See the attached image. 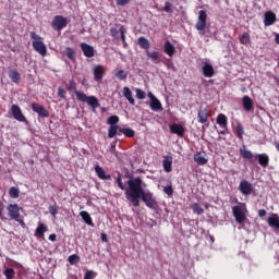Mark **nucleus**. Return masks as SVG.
Listing matches in <instances>:
<instances>
[{"label":"nucleus","instance_id":"obj_50","mask_svg":"<svg viewBox=\"0 0 279 279\" xmlns=\"http://www.w3.org/2000/svg\"><path fill=\"white\" fill-rule=\"evenodd\" d=\"M163 192L166 193V195L171 197V195H173V186H171V185L165 186Z\"/></svg>","mask_w":279,"mask_h":279},{"label":"nucleus","instance_id":"obj_52","mask_svg":"<svg viewBox=\"0 0 279 279\" xmlns=\"http://www.w3.org/2000/svg\"><path fill=\"white\" fill-rule=\"evenodd\" d=\"M84 279H95V271L93 270H87L85 272Z\"/></svg>","mask_w":279,"mask_h":279},{"label":"nucleus","instance_id":"obj_12","mask_svg":"<svg viewBox=\"0 0 279 279\" xmlns=\"http://www.w3.org/2000/svg\"><path fill=\"white\" fill-rule=\"evenodd\" d=\"M81 49L85 58H95V48L86 43L81 44Z\"/></svg>","mask_w":279,"mask_h":279},{"label":"nucleus","instance_id":"obj_23","mask_svg":"<svg viewBox=\"0 0 279 279\" xmlns=\"http://www.w3.org/2000/svg\"><path fill=\"white\" fill-rule=\"evenodd\" d=\"M170 132L182 138L184 136V126H182V124H172L170 125Z\"/></svg>","mask_w":279,"mask_h":279},{"label":"nucleus","instance_id":"obj_31","mask_svg":"<svg viewBox=\"0 0 279 279\" xmlns=\"http://www.w3.org/2000/svg\"><path fill=\"white\" fill-rule=\"evenodd\" d=\"M216 121H217L218 125H220L221 128L228 126V117H226V114H223V113H219L217 116Z\"/></svg>","mask_w":279,"mask_h":279},{"label":"nucleus","instance_id":"obj_11","mask_svg":"<svg viewBox=\"0 0 279 279\" xmlns=\"http://www.w3.org/2000/svg\"><path fill=\"white\" fill-rule=\"evenodd\" d=\"M93 73L95 82H101V80H104V75H106V68H104L101 64H98L94 68Z\"/></svg>","mask_w":279,"mask_h":279},{"label":"nucleus","instance_id":"obj_55","mask_svg":"<svg viewBox=\"0 0 279 279\" xmlns=\"http://www.w3.org/2000/svg\"><path fill=\"white\" fill-rule=\"evenodd\" d=\"M3 202L0 201V219H3Z\"/></svg>","mask_w":279,"mask_h":279},{"label":"nucleus","instance_id":"obj_33","mask_svg":"<svg viewBox=\"0 0 279 279\" xmlns=\"http://www.w3.org/2000/svg\"><path fill=\"white\" fill-rule=\"evenodd\" d=\"M80 217H82L83 221H85L87 226H93V218L88 211H81Z\"/></svg>","mask_w":279,"mask_h":279},{"label":"nucleus","instance_id":"obj_39","mask_svg":"<svg viewBox=\"0 0 279 279\" xmlns=\"http://www.w3.org/2000/svg\"><path fill=\"white\" fill-rule=\"evenodd\" d=\"M146 56H147V58H150V60L153 62H156V61H158V58H160V52H158V51L149 52V50H147Z\"/></svg>","mask_w":279,"mask_h":279},{"label":"nucleus","instance_id":"obj_25","mask_svg":"<svg viewBox=\"0 0 279 279\" xmlns=\"http://www.w3.org/2000/svg\"><path fill=\"white\" fill-rule=\"evenodd\" d=\"M47 230H49L47 225L39 223L38 227L36 228L35 236H37V239H43L45 236V232H47Z\"/></svg>","mask_w":279,"mask_h":279},{"label":"nucleus","instance_id":"obj_5","mask_svg":"<svg viewBox=\"0 0 279 279\" xmlns=\"http://www.w3.org/2000/svg\"><path fill=\"white\" fill-rule=\"evenodd\" d=\"M232 214L236 221V223H245V220L247 219V216H245V209H243L242 206H233L232 207Z\"/></svg>","mask_w":279,"mask_h":279},{"label":"nucleus","instance_id":"obj_61","mask_svg":"<svg viewBox=\"0 0 279 279\" xmlns=\"http://www.w3.org/2000/svg\"><path fill=\"white\" fill-rule=\"evenodd\" d=\"M274 145H275L277 151H279V143H278V142H275Z\"/></svg>","mask_w":279,"mask_h":279},{"label":"nucleus","instance_id":"obj_27","mask_svg":"<svg viewBox=\"0 0 279 279\" xmlns=\"http://www.w3.org/2000/svg\"><path fill=\"white\" fill-rule=\"evenodd\" d=\"M121 134L126 136V138H134V136L136 135V131H134L133 129H130V128L119 129L118 136H121Z\"/></svg>","mask_w":279,"mask_h":279},{"label":"nucleus","instance_id":"obj_48","mask_svg":"<svg viewBox=\"0 0 279 279\" xmlns=\"http://www.w3.org/2000/svg\"><path fill=\"white\" fill-rule=\"evenodd\" d=\"M49 213L52 215V217H56L58 215V205H50L49 206Z\"/></svg>","mask_w":279,"mask_h":279},{"label":"nucleus","instance_id":"obj_15","mask_svg":"<svg viewBox=\"0 0 279 279\" xmlns=\"http://www.w3.org/2000/svg\"><path fill=\"white\" fill-rule=\"evenodd\" d=\"M163 51L167 56H169V58H173V56H175V46H173L171 41L166 40L163 44Z\"/></svg>","mask_w":279,"mask_h":279},{"label":"nucleus","instance_id":"obj_57","mask_svg":"<svg viewBox=\"0 0 279 279\" xmlns=\"http://www.w3.org/2000/svg\"><path fill=\"white\" fill-rule=\"evenodd\" d=\"M267 215V210H265V209H259L258 210V216L259 217H265Z\"/></svg>","mask_w":279,"mask_h":279},{"label":"nucleus","instance_id":"obj_6","mask_svg":"<svg viewBox=\"0 0 279 279\" xmlns=\"http://www.w3.org/2000/svg\"><path fill=\"white\" fill-rule=\"evenodd\" d=\"M8 215L10 219H13L14 221H20L21 219V208L19 207V204H9L7 206Z\"/></svg>","mask_w":279,"mask_h":279},{"label":"nucleus","instance_id":"obj_35","mask_svg":"<svg viewBox=\"0 0 279 279\" xmlns=\"http://www.w3.org/2000/svg\"><path fill=\"white\" fill-rule=\"evenodd\" d=\"M65 56L71 60L72 62H75V49L71 47L65 48Z\"/></svg>","mask_w":279,"mask_h":279},{"label":"nucleus","instance_id":"obj_38","mask_svg":"<svg viewBox=\"0 0 279 279\" xmlns=\"http://www.w3.org/2000/svg\"><path fill=\"white\" fill-rule=\"evenodd\" d=\"M191 208L195 215H204V208L199 206V204L194 203L192 204Z\"/></svg>","mask_w":279,"mask_h":279},{"label":"nucleus","instance_id":"obj_46","mask_svg":"<svg viewBox=\"0 0 279 279\" xmlns=\"http://www.w3.org/2000/svg\"><path fill=\"white\" fill-rule=\"evenodd\" d=\"M135 93H136L137 99H145V97H147V94H145V92H143V89L141 88H136Z\"/></svg>","mask_w":279,"mask_h":279},{"label":"nucleus","instance_id":"obj_17","mask_svg":"<svg viewBox=\"0 0 279 279\" xmlns=\"http://www.w3.org/2000/svg\"><path fill=\"white\" fill-rule=\"evenodd\" d=\"M208 117H210V113L208 112V110L206 108L201 109L197 113L198 123H202V124L208 123Z\"/></svg>","mask_w":279,"mask_h":279},{"label":"nucleus","instance_id":"obj_43","mask_svg":"<svg viewBox=\"0 0 279 279\" xmlns=\"http://www.w3.org/2000/svg\"><path fill=\"white\" fill-rule=\"evenodd\" d=\"M68 262L71 264V265H77V263H80V256L77 254H73V255H70L68 257Z\"/></svg>","mask_w":279,"mask_h":279},{"label":"nucleus","instance_id":"obj_7","mask_svg":"<svg viewBox=\"0 0 279 279\" xmlns=\"http://www.w3.org/2000/svg\"><path fill=\"white\" fill-rule=\"evenodd\" d=\"M208 19V14H206L205 10H201L198 12V19L196 22V29L197 32H204V29H206V20Z\"/></svg>","mask_w":279,"mask_h":279},{"label":"nucleus","instance_id":"obj_22","mask_svg":"<svg viewBox=\"0 0 279 279\" xmlns=\"http://www.w3.org/2000/svg\"><path fill=\"white\" fill-rule=\"evenodd\" d=\"M9 78L11 80V82H13V84H20L21 83V73H19L17 70H9Z\"/></svg>","mask_w":279,"mask_h":279},{"label":"nucleus","instance_id":"obj_59","mask_svg":"<svg viewBox=\"0 0 279 279\" xmlns=\"http://www.w3.org/2000/svg\"><path fill=\"white\" fill-rule=\"evenodd\" d=\"M148 97H149L150 101H154V99H157L156 96L151 92L148 93Z\"/></svg>","mask_w":279,"mask_h":279},{"label":"nucleus","instance_id":"obj_29","mask_svg":"<svg viewBox=\"0 0 279 279\" xmlns=\"http://www.w3.org/2000/svg\"><path fill=\"white\" fill-rule=\"evenodd\" d=\"M149 106L154 112H160V110H162V102H160L158 98L150 100Z\"/></svg>","mask_w":279,"mask_h":279},{"label":"nucleus","instance_id":"obj_13","mask_svg":"<svg viewBox=\"0 0 279 279\" xmlns=\"http://www.w3.org/2000/svg\"><path fill=\"white\" fill-rule=\"evenodd\" d=\"M277 19H276V13H274L272 11H267L264 14V25L265 27H269L271 25H274V23H276Z\"/></svg>","mask_w":279,"mask_h":279},{"label":"nucleus","instance_id":"obj_4","mask_svg":"<svg viewBox=\"0 0 279 279\" xmlns=\"http://www.w3.org/2000/svg\"><path fill=\"white\" fill-rule=\"evenodd\" d=\"M66 25H69V20L62 15H57L52 19L51 27L56 29V32L64 29Z\"/></svg>","mask_w":279,"mask_h":279},{"label":"nucleus","instance_id":"obj_19","mask_svg":"<svg viewBox=\"0 0 279 279\" xmlns=\"http://www.w3.org/2000/svg\"><path fill=\"white\" fill-rule=\"evenodd\" d=\"M255 158L258 160V165L266 169V167H269V156L267 154H257Z\"/></svg>","mask_w":279,"mask_h":279},{"label":"nucleus","instance_id":"obj_54","mask_svg":"<svg viewBox=\"0 0 279 279\" xmlns=\"http://www.w3.org/2000/svg\"><path fill=\"white\" fill-rule=\"evenodd\" d=\"M110 151H111V154H116V151H117V144L116 143H111Z\"/></svg>","mask_w":279,"mask_h":279},{"label":"nucleus","instance_id":"obj_49","mask_svg":"<svg viewBox=\"0 0 279 279\" xmlns=\"http://www.w3.org/2000/svg\"><path fill=\"white\" fill-rule=\"evenodd\" d=\"M58 97L61 99H66V90H64L62 87H58Z\"/></svg>","mask_w":279,"mask_h":279},{"label":"nucleus","instance_id":"obj_47","mask_svg":"<svg viewBox=\"0 0 279 279\" xmlns=\"http://www.w3.org/2000/svg\"><path fill=\"white\" fill-rule=\"evenodd\" d=\"M243 134H245L243 125L238 124V126H236V136H238V138H243Z\"/></svg>","mask_w":279,"mask_h":279},{"label":"nucleus","instance_id":"obj_24","mask_svg":"<svg viewBox=\"0 0 279 279\" xmlns=\"http://www.w3.org/2000/svg\"><path fill=\"white\" fill-rule=\"evenodd\" d=\"M123 97H125L126 100H129V104H131V106H134L136 104V100H134V97L132 96V90L130 89V87L125 86L123 87Z\"/></svg>","mask_w":279,"mask_h":279},{"label":"nucleus","instance_id":"obj_28","mask_svg":"<svg viewBox=\"0 0 279 279\" xmlns=\"http://www.w3.org/2000/svg\"><path fill=\"white\" fill-rule=\"evenodd\" d=\"M137 45L141 47V49H146V51H149V47H150L149 39L145 38L144 36L138 37Z\"/></svg>","mask_w":279,"mask_h":279},{"label":"nucleus","instance_id":"obj_18","mask_svg":"<svg viewBox=\"0 0 279 279\" xmlns=\"http://www.w3.org/2000/svg\"><path fill=\"white\" fill-rule=\"evenodd\" d=\"M203 75L204 77H213V75H215V68H213V64L205 62L203 68Z\"/></svg>","mask_w":279,"mask_h":279},{"label":"nucleus","instance_id":"obj_32","mask_svg":"<svg viewBox=\"0 0 279 279\" xmlns=\"http://www.w3.org/2000/svg\"><path fill=\"white\" fill-rule=\"evenodd\" d=\"M119 130H122L119 125L109 126L108 138H114L119 134Z\"/></svg>","mask_w":279,"mask_h":279},{"label":"nucleus","instance_id":"obj_53","mask_svg":"<svg viewBox=\"0 0 279 279\" xmlns=\"http://www.w3.org/2000/svg\"><path fill=\"white\" fill-rule=\"evenodd\" d=\"M117 5H128L130 0H116Z\"/></svg>","mask_w":279,"mask_h":279},{"label":"nucleus","instance_id":"obj_41","mask_svg":"<svg viewBox=\"0 0 279 279\" xmlns=\"http://www.w3.org/2000/svg\"><path fill=\"white\" fill-rule=\"evenodd\" d=\"M4 276L7 279H14V277L16 276V272L14 271V268H7L4 270Z\"/></svg>","mask_w":279,"mask_h":279},{"label":"nucleus","instance_id":"obj_58","mask_svg":"<svg viewBox=\"0 0 279 279\" xmlns=\"http://www.w3.org/2000/svg\"><path fill=\"white\" fill-rule=\"evenodd\" d=\"M101 241H104L105 243H107L108 241V235L106 233H101Z\"/></svg>","mask_w":279,"mask_h":279},{"label":"nucleus","instance_id":"obj_26","mask_svg":"<svg viewBox=\"0 0 279 279\" xmlns=\"http://www.w3.org/2000/svg\"><path fill=\"white\" fill-rule=\"evenodd\" d=\"M239 41L241 45H244L245 47H248V45H252V37L250 36L248 32H244L240 38Z\"/></svg>","mask_w":279,"mask_h":279},{"label":"nucleus","instance_id":"obj_3","mask_svg":"<svg viewBox=\"0 0 279 279\" xmlns=\"http://www.w3.org/2000/svg\"><path fill=\"white\" fill-rule=\"evenodd\" d=\"M31 40L33 45V49L39 53V56H47V46L45 45V41L43 37H40L36 32H31Z\"/></svg>","mask_w":279,"mask_h":279},{"label":"nucleus","instance_id":"obj_20","mask_svg":"<svg viewBox=\"0 0 279 279\" xmlns=\"http://www.w3.org/2000/svg\"><path fill=\"white\" fill-rule=\"evenodd\" d=\"M95 172L99 180H112V177L110 174H106V170H104V168H101L99 165L95 166Z\"/></svg>","mask_w":279,"mask_h":279},{"label":"nucleus","instance_id":"obj_34","mask_svg":"<svg viewBox=\"0 0 279 279\" xmlns=\"http://www.w3.org/2000/svg\"><path fill=\"white\" fill-rule=\"evenodd\" d=\"M120 32V38L122 40V44L124 46V49L128 47V41H125V34H128V28H125L123 25L119 28Z\"/></svg>","mask_w":279,"mask_h":279},{"label":"nucleus","instance_id":"obj_14","mask_svg":"<svg viewBox=\"0 0 279 279\" xmlns=\"http://www.w3.org/2000/svg\"><path fill=\"white\" fill-rule=\"evenodd\" d=\"M162 167L166 173H171L173 171V157L166 156L162 160Z\"/></svg>","mask_w":279,"mask_h":279},{"label":"nucleus","instance_id":"obj_36","mask_svg":"<svg viewBox=\"0 0 279 279\" xmlns=\"http://www.w3.org/2000/svg\"><path fill=\"white\" fill-rule=\"evenodd\" d=\"M240 155L245 160H252L254 158V154H252L250 150L243 149V148L240 149Z\"/></svg>","mask_w":279,"mask_h":279},{"label":"nucleus","instance_id":"obj_8","mask_svg":"<svg viewBox=\"0 0 279 279\" xmlns=\"http://www.w3.org/2000/svg\"><path fill=\"white\" fill-rule=\"evenodd\" d=\"M239 191L242 195H252L254 193V185L246 180L240 182Z\"/></svg>","mask_w":279,"mask_h":279},{"label":"nucleus","instance_id":"obj_30","mask_svg":"<svg viewBox=\"0 0 279 279\" xmlns=\"http://www.w3.org/2000/svg\"><path fill=\"white\" fill-rule=\"evenodd\" d=\"M268 226H270V228H276V230H279L278 215L272 214V216L268 217Z\"/></svg>","mask_w":279,"mask_h":279},{"label":"nucleus","instance_id":"obj_51","mask_svg":"<svg viewBox=\"0 0 279 279\" xmlns=\"http://www.w3.org/2000/svg\"><path fill=\"white\" fill-rule=\"evenodd\" d=\"M110 34L114 40H117V38H119V31L117 29V27H111Z\"/></svg>","mask_w":279,"mask_h":279},{"label":"nucleus","instance_id":"obj_1","mask_svg":"<svg viewBox=\"0 0 279 279\" xmlns=\"http://www.w3.org/2000/svg\"><path fill=\"white\" fill-rule=\"evenodd\" d=\"M128 190L125 192L126 197H130L132 206L138 208L141 206V199L144 202L147 208L150 210H158V202L154 197V193L143 190V179L141 177L131 178L128 181Z\"/></svg>","mask_w":279,"mask_h":279},{"label":"nucleus","instance_id":"obj_40","mask_svg":"<svg viewBox=\"0 0 279 279\" xmlns=\"http://www.w3.org/2000/svg\"><path fill=\"white\" fill-rule=\"evenodd\" d=\"M19 189L17 187H14V186H12V187H10V190H9V195H10V197L12 198V199H19Z\"/></svg>","mask_w":279,"mask_h":279},{"label":"nucleus","instance_id":"obj_56","mask_svg":"<svg viewBox=\"0 0 279 279\" xmlns=\"http://www.w3.org/2000/svg\"><path fill=\"white\" fill-rule=\"evenodd\" d=\"M57 239H58V235L56 233H52L49 235V241H52V243L56 242Z\"/></svg>","mask_w":279,"mask_h":279},{"label":"nucleus","instance_id":"obj_10","mask_svg":"<svg viewBox=\"0 0 279 279\" xmlns=\"http://www.w3.org/2000/svg\"><path fill=\"white\" fill-rule=\"evenodd\" d=\"M32 110L33 112H36L38 117L47 118L49 117V111L40 104L33 102L32 104Z\"/></svg>","mask_w":279,"mask_h":279},{"label":"nucleus","instance_id":"obj_60","mask_svg":"<svg viewBox=\"0 0 279 279\" xmlns=\"http://www.w3.org/2000/svg\"><path fill=\"white\" fill-rule=\"evenodd\" d=\"M275 43H276L277 45H279V34H276V36H275Z\"/></svg>","mask_w":279,"mask_h":279},{"label":"nucleus","instance_id":"obj_21","mask_svg":"<svg viewBox=\"0 0 279 279\" xmlns=\"http://www.w3.org/2000/svg\"><path fill=\"white\" fill-rule=\"evenodd\" d=\"M194 161H196L198 165L204 166L208 163V159L206 158L205 151H198L194 155Z\"/></svg>","mask_w":279,"mask_h":279},{"label":"nucleus","instance_id":"obj_16","mask_svg":"<svg viewBox=\"0 0 279 279\" xmlns=\"http://www.w3.org/2000/svg\"><path fill=\"white\" fill-rule=\"evenodd\" d=\"M242 106L246 112L254 110V100L250 96H243Z\"/></svg>","mask_w":279,"mask_h":279},{"label":"nucleus","instance_id":"obj_37","mask_svg":"<svg viewBox=\"0 0 279 279\" xmlns=\"http://www.w3.org/2000/svg\"><path fill=\"white\" fill-rule=\"evenodd\" d=\"M114 77H117V80H120V81H125L128 80V72H125L124 70H118L114 73Z\"/></svg>","mask_w":279,"mask_h":279},{"label":"nucleus","instance_id":"obj_45","mask_svg":"<svg viewBox=\"0 0 279 279\" xmlns=\"http://www.w3.org/2000/svg\"><path fill=\"white\" fill-rule=\"evenodd\" d=\"M116 181H117V184H118L119 189H121V191H125V193H126L128 187L125 189V184H123V180L121 179V174H118Z\"/></svg>","mask_w":279,"mask_h":279},{"label":"nucleus","instance_id":"obj_2","mask_svg":"<svg viewBox=\"0 0 279 279\" xmlns=\"http://www.w3.org/2000/svg\"><path fill=\"white\" fill-rule=\"evenodd\" d=\"M66 90H69V93H74L77 101H83V104H87V106H90L93 110H97V108L101 106L97 97L88 96L84 92L77 90V83H75L74 80L69 81L66 85Z\"/></svg>","mask_w":279,"mask_h":279},{"label":"nucleus","instance_id":"obj_42","mask_svg":"<svg viewBox=\"0 0 279 279\" xmlns=\"http://www.w3.org/2000/svg\"><path fill=\"white\" fill-rule=\"evenodd\" d=\"M107 123L110 126L118 125L117 123H119V116H110L107 120Z\"/></svg>","mask_w":279,"mask_h":279},{"label":"nucleus","instance_id":"obj_44","mask_svg":"<svg viewBox=\"0 0 279 279\" xmlns=\"http://www.w3.org/2000/svg\"><path fill=\"white\" fill-rule=\"evenodd\" d=\"M163 12H167V14H173V4H171L169 1H166Z\"/></svg>","mask_w":279,"mask_h":279},{"label":"nucleus","instance_id":"obj_9","mask_svg":"<svg viewBox=\"0 0 279 279\" xmlns=\"http://www.w3.org/2000/svg\"><path fill=\"white\" fill-rule=\"evenodd\" d=\"M11 111L13 114V119H15L16 121H20L21 123H24V121H27V119L23 114V111L21 110V107H19V105H12Z\"/></svg>","mask_w":279,"mask_h":279}]
</instances>
